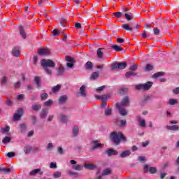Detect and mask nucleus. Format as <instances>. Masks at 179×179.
<instances>
[{
  "instance_id": "f257e3e1",
  "label": "nucleus",
  "mask_w": 179,
  "mask_h": 179,
  "mask_svg": "<svg viewBox=\"0 0 179 179\" xmlns=\"http://www.w3.org/2000/svg\"><path fill=\"white\" fill-rule=\"evenodd\" d=\"M110 141L114 143L115 145H120V142H126L127 138L124 136V134L121 131H113L110 134Z\"/></svg>"
},
{
  "instance_id": "f03ea898",
  "label": "nucleus",
  "mask_w": 179,
  "mask_h": 179,
  "mask_svg": "<svg viewBox=\"0 0 179 179\" xmlns=\"http://www.w3.org/2000/svg\"><path fill=\"white\" fill-rule=\"evenodd\" d=\"M41 66H43L45 73L47 75H51L52 73V70L48 69L49 68H55V63L52 62L51 59H43L41 62Z\"/></svg>"
},
{
  "instance_id": "7ed1b4c3",
  "label": "nucleus",
  "mask_w": 179,
  "mask_h": 179,
  "mask_svg": "<svg viewBox=\"0 0 179 179\" xmlns=\"http://www.w3.org/2000/svg\"><path fill=\"white\" fill-rule=\"evenodd\" d=\"M152 86H153V83L148 81L146 83L136 85V90H143L144 92H146L150 90Z\"/></svg>"
},
{
  "instance_id": "20e7f679",
  "label": "nucleus",
  "mask_w": 179,
  "mask_h": 179,
  "mask_svg": "<svg viewBox=\"0 0 179 179\" xmlns=\"http://www.w3.org/2000/svg\"><path fill=\"white\" fill-rule=\"evenodd\" d=\"M128 64L127 62H115L112 64V71H114V69H125L127 68V66Z\"/></svg>"
},
{
  "instance_id": "39448f33",
  "label": "nucleus",
  "mask_w": 179,
  "mask_h": 179,
  "mask_svg": "<svg viewBox=\"0 0 179 179\" xmlns=\"http://www.w3.org/2000/svg\"><path fill=\"white\" fill-rule=\"evenodd\" d=\"M37 174H38V176H43V174H44V171L40 168L33 169L29 173L28 176L29 177L33 178L37 176Z\"/></svg>"
},
{
  "instance_id": "423d86ee",
  "label": "nucleus",
  "mask_w": 179,
  "mask_h": 179,
  "mask_svg": "<svg viewBox=\"0 0 179 179\" xmlns=\"http://www.w3.org/2000/svg\"><path fill=\"white\" fill-rule=\"evenodd\" d=\"M115 106H116L120 115H122V117H125L126 115H128V112H127V109L125 108L124 106L118 105V103H116Z\"/></svg>"
},
{
  "instance_id": "0eeeda50",
  "label": "nucleus",
  "mask_w": 179,
  "mask_h": 179,
  "mask_svg": "<svg viewBox=\"0 0 179 179\" xmlns=\"http://www.w3.org/2000/svg\"><path fill=\"white\" fill-rule=\"evenodd\" d=\"M23 109L20 108H18V110H17V112L14 114L13 116V120L15 121H19V120H20V118H22V115H23Z\"/></svg>"
},
{
  "instance_id": "6e6552de",
  "label": "nucleus",
  "mask_w": 179,
  "mask_h": 179,
  "mask_svg": "<svg viewBox=\"0 0 179 179\" xmlns=\"http://www.w3.org/2000/svg\"><path fill=\"white\" fill-rule=\"evenodd\" d=\"M136 120L140 128H146V120L139 115L136 117Z\"/></svg>"
},
{
  "instance_id": "1a4fd4ad",
  "label": "nucleus",
  "mask_w": 179,
  "mask_h": 179,
  "mask_svg": "<svg viewBox=\"0 0 179 179\" xmlns=\"http://www.w3.org/2000/svg\"><path fill=\"white\" fill-rule=\"evenodd\" d=\"M122 11L124 12V16L128 22H129V20H132V19H134V14H132L131 12H129L128 8H122Z\"/></svg>"
},
{
  "instance_id": "9d476101",
  "label": "nucleus",
  "mask_w": 179,
  "mask_h": 179,
  "mask_svg": "<svg viewBox=\"0 0 179 179\" xmlns=\"http://www.w3.org/2000/svg\"><path fill=\"white\" fill-rule=\"evenodd\" d=\"M93 150L96 149H103L104 148V144H101V143H99V141H93L92 142Z\"/></svg>"
},
{
  "instance_id": "9b49d317",
  "label": "nucleus",
  "mask_w": 179,
  "mask_h": 179,
  "mask_svg": "<svg viewBox=\"0 0 179 179\" xmlns=\"http://www.w3.org/2000/svg\"><path fill=\"white\" fill-rule=\"evenodd\" d=\"M144 171L145 173H148V171H150V174H155V173H157V169L155 167H150L148 165L144 166Z\"/></svg>"
},
{
  "instance_id": "f8f14e48",
  "label": "nucleus",
  "mask_w": 179,
  "mask_h": 179,
  "mask_svg": "<svg viewBox=\"0 0 179 179\" xmlns=\"http://www.w3.org/2000/svg\"><path fill=\"white\" fill-rule=\"evenodd\" d=\"M118 105H120L123 107L129 106V96H125L122 99L121 103H118Z\"/></svg>"
},
{
  "instance_id": "ddd939ff",
  "label": "nucleus",
  "mask_w": 179,
  "mask_h": 179,
  "mask_svg": "<svg viewBox=\"0 0 179 179\" xmlns=\"http://www.w3.org/2000/svg\"><path fill=\"white\" fill-rule=\"evenodd\" d=\"M66 59L68 62L66 64L68 68H70V69L73 68V64H75V60L73 59V58L69 56H66Z\"/></svg>"
},
{
  "instance_id": "4468645a",
  "label": "nucleus",
  "mask_w": 179,
  "mask_h": 179,
  "mask_svg": "<svg viewBox=\"0 0 179 179\" xmlns=\"http://www.w3.org/2000/svg\"><path fill=\"white\" fill-rule=\"evenodd\" d=\"M58 118H59L60 121L62 122H63L64 124H66L68 122V116H66L62 113H59L58 115Z\"/></svg>"
},
{
  "instance_id": "2eb2a0df",
  "label": "nucleus",
  "mask_w": 179,
  "mask_h": 179,
  "mask_svg": "<svg viewBox=\"0 0 179 179\" xmlns=\"http://www.w3.org/2000/svg\"><path fill=\"white\" fill-rule=\"evenodd\" d=\"M68 101V96L63 95L59 97L58 99L59 104H65Z\"/></svg>"
},
{
  "instance_id": "dca6fc26",
  "label": "nucleus",
  "mask_w": 179,
  "mask_h": 179,
  "mask_svg": "<svg viewBox=\"0 0 179 179\" xmlns=\"http://www.w3.org/2000/svg\"><path fill=\"white\" fill-rule=\"evenodd\" d=\"M150 100H152V96L151 95H144L141 103L143 104H146V103H149V101H150Z\"/></svg>"
},
{
  "instance_id": "f3484780",
  "label": "nucleus",
  "mask_w": 179,
  "mask_h": 179,
  "mask_svg": "<svg viewBox=\"0 0 179 179\" xmlns=\"http://www.w3.org/2000/svg\"><path fill=\"white\" fill-rule=\"evenodd\" d=\"M106 153L108 156H117L118 155V152L115 150L109 149L106 151Z\"/></svg>"
},
{
  "instance_id": "a211bd4d",
  "label": "nucleus",
  "mask_w": 179,
  "mask_h": 179,
  "mask_svg": "<svg viewBox=\"0 0 179 179\" xmlns=\"http://www.w3.org/2000/svg\"><path fill=\"white\" fill-rule=\"evenodd\" d=\"M12 54L14 57H20V49L19 48V47H15L12 50Z\"/></svg>"
},
{
  "instance_id": "6ab92c4d",
  "label": "nucleus",
  "mask_w": 179,
  "mask_h": 179,
  "mask_svg": "<svg viewBox=\"0 0 179 179\" xmlns=\"http://www.w3.org/2000/svg\"><path fill=\"white\" fill-rule=\"evenodd\" d=\"M48 115V108H44L41 112V118L45 119Z\"/></svg>"
},
{
  "instance_id": "aec40b11",
  "label": "nucleus",
  "mask_w": 179,
  "mask_h": 179,
  "mask_svg": "<svg viewBox=\"0 0 179 179\" xmlns=\"http://www.w3.org/2000/svg\"><path fill=\"white\" fill-rule=\"evenodd\" d=\"M80 94L81 97H86L87 94H86V86L82 85L80 88Z\"/></svg>"
},
{
  "instance_id": "412c9836",
  "label": "nucleus",
  "mask_w": 179,
  "mask_h": 179,
  "mask_svg": "<svg viewBox=\"0 0 179 179\" xmlns=\"http://www.w3.org/2000/svg\"><path fill=\"white\" fill-rule=\"evenodd\" d=\"M85 169H87L88 170H94L97 166L91 163H85L84 164Z\"/></svg>"
},
{
  "instance_id": "4be33fe9",
  "label": "nucleus",
  "mask_w": 179,
  "mask_h": 179,
  "mask_svg": "<svg viewBox=\"0 0 179 179\" xmlns=\"http://www.w3.org/2000/svg\"><path fill=\"white\" fill-rule=\"evenodd\" d=\"M19 128L20 129V132L22 134H24V132L27 131V124H26L25 123H22L19 125Z\"/></svg>"
},
{
  "instance_id": "5701e85b",
  "label": "nucleus",
  "mask_w": 179,
  "mask_h": 179,
  "mask_svg": "<svg viewBox=\"0 0 179 179\" xmlns=\"http://www.w3.org/2000/svg\"><path fill=\"white\" fill-rule=\"evenodd\" d=\"M128 156H131V151L129 150L124 151L120 155V157L122 159H125V157H128Z\"/></svg>"
},
{
  "instance_id": "b1692460",
  "label": "nucleus",
  "mask_w": 179,
  "mask_h": 179,
  "mask_svg": "<svg viewBox=\"0 0 179 179\" xmlns=\"http://www.w3.org/2000/svg\"><path fill=\"white\" fill-rule=\"evenodd\" d=\"M104 115L106 117H110V115H113V109L108 107L104 110Z\"/></svg>"
},
{
  "instance_id": "393cba45",
  "label": "nucleus",
  "mask_w": 179,
  "mask_h": 179,
  "mask_svg": "<svg viewBox=\"0 0 179 179\" xmlns=\"http://www.w3.org/2000/svg\"><path fill=\"white\" fill-rule=\"evenodd\" d=\"M12 171V169L10 168H1L0 167V173H2L3 174H9Z\"/></svg>"
},
{
  "instance_id": "a878e982",
  "label": "nucleus",
  "mask_w": 179,
  "mask_h": 179,
  "mask_svg": "<svg viewBox=\"0 0 179 179\" xmlns=\"http://www.w3.org/2000/svg\"><path fill=\"white\" fill-rule=\"evenodd\" d=\"M65 73V69L62 66H59L57 69V76H62Z\"/></svg>"
},
{
  "instance_id": "bb28decb",
  "label": "nucleus",
  "mask_w": 179,
  "mask_h": 179,
  "mask_svg": "<svg viewBox=\"0 0 179 179\" xmlns=\"http://www.w3.org/2000/svg\"><path fill=\"white\" fill-rule=\"evenodd\" d=\"M38 54L39 55H48L50 54V51L48 49H40Z\"/></svg>"
},
{
  "instance_id": "cd10ccee",
  "label": "nucleus",
  "mask_w": 179,
  "mask_h": 179,
  "mask_svg": "<svg viewBox=\"0 0 179 179\" xmlns=\"http://www.w3.org/2000/svg\"><path fill=\"white\" fill-rule=\"evenodd\" d=\"M54 104V101L52 99H48L43 103L44 107H51Z\"/></svg>"
},
{
  "instance_id": "c85d7f7f",
  "label": "nucleus",
  "mask_w": 179,
  "mask_h": 179,
  "mask_svg": "<svg viewBox=\"0 0 179 179\" xmlns=\"http://www.w3.org/2000/svg\"><path fill=\"white\" fill-rule=\"evenodd\" d=\"M33 148H31V146L30 145H25L24 147V152L25 153V155H29L30 154V152H31Z\"/></svg>"
},
{
  "instance_id": "c756f323",
  "label": "nucleus",
  "mask_w": 179,
  "mask_h": 179,
  "mask_svg": "<svg viewBox=\"0 0 179 179\" xmlns=\"http://www.w3.org/2000/svg\"><path fill=\"white\" fill-rule=\"evenodd\" d=\"M41 78L38 77V76H36L34 78V83L36 85V86L38 87H41Z\"/></svg>"
},
{
  "instance_id": "7c9ffc66",
  "label": "nucleus",
  "mask_w": 179,
  "mask_h": 179,
  "mask_svg": "<svg viewBox=\"0 0 179 179\" xmlns=\"http://www.w3.org/2000/svg\"><path fill=\"white\" fill-rule=\"evenodd\" d=\"M72 169L76 171H82V170H83V166L82 165L76 164L72 166Z\"/></svg>"
},
{
  "instance_id": "2f4dec72",
  "label": "nucleus",
  "mask_w": 179,
  "mask_h": 179,
  "mask_svg": "<svg viewBox=\"0 0 179 179\" xmlns=\"http://www.w3.org/2000/svg\"><path fill=\"white\" fill-rule=\"evenodd\" d=\"M166 129H168L169 131H178L179 127L178 125L167 126Z\"/></svg>"
},
{
  "instance_id": "473e14b6",
  "label": "nucleus",
  "mask_w": 179,
  "mask_h": 179,
  "mask_svg": "<svg viewBox=\"0 0 179 179\" xmlns=\"http://www.w3.org/2000/svg\"><path fill=\"white\" fill-rule=\"evenodd\" d=\"M122 29H124V30H127L129 31H134V28L129 27V24H123L122 25Z\"/></svg>"
},
{
  "instance_id": "72a5a7b5",
  "label": "nucleus",
  "mask_w": 179,
  "mask_h": 179,
  "mask_svg": "<svg viewBox=\"0 0 179 179\" xmlns=\"http://www.w3.org/2000/svg\"><path fill=\"white\" fill-rule=\"evenodd\" d=\"M178 103V100L176 99H170L168 101V104L169 106H176V104Z\"/></svg>"
},
{
  "instance_id": "f704fd0d",
  "label": "nucleus",
  "mask_w": 179,
  "mask_h": 179,
  "mask_svg": "<svg viewBox=\"0 0 179 179\" xmlns=\"http://www.w3.org/2000/svg\"><path fill=\"white\" fill-rule=\"evenodd\" d=\"M19 30H20V35L22 36V38H26V37H27L26 32H24V29H23V27L20 26Z\"/></svg>"
},
{
  "instance_id": "c9c22d12",
  "label": "nucleus",
  "mask_w": 179,
  "mask_h": 179,
  "mask_svg": "<svg viewBox=\"0 0 179 179\" xmlns=\"http://www.w3.org/2000/svg\"><path fill=\"white\" fill-rule=\"evenodd\" d=\"M78 134H79V127L78 126H74L73 128V136H78Z\"/></svg>"
},
{
  "instance_id": "e433bc0d",
  "label": "nucleus",
  "mask_w": 179,
  "mask_h": 179,
  "mask_svg": "<svg viewBox=\"0 0 179 179\" xmlns=\"http://www.w3.org/2000/svg\"><path fill=\"white\" fill-rule=\"evenodd\" d=\"M32 110H34V111H38L39 110H41V104L32 105Z\"/></svg>"
},
{
  "instance_id": "4c0bfd02",
  "label": "nucleus",
  "mask_w": 179,
  "mask_h": 179,
  "mask_svg": "<svg viewBox=\"0 0 179 179\" xmlns=\"http://www.w3.org/2000/svg\"><path fill=\"white\" fill-rule=\"evenodd\" d=\"M102 50H104V48H99L96 51V55L98 58H103V53L101 51Z\"/></svg>"
},
{
  "instance_id": "58836bf2",
  "label": "nucleus",
  "mask_w": 179,
  "mask_h": 179,
  "mask_svg": "<svg viewBox=\"0 0 179 179\" xmlns=\"http://www.w3.org/2000/svg\"><path fill=\"white\" fill-rule=\"evenodd\" d=\"M85 68H86V69H88L89 71L93 69V64L92 63V62H87L85 64Z\"/></svg>"
},
{
  "instance_id": "ea45409f",
  "label": "nucleus",
  "mask_w": 179,
  "mask_h": 179,
  "mask_svg": "<svg viewBox=\"0 0 179 179\" xmlns=\"http://www.w3.org/2000/svg\"><path fill=\"white\" fill-rule=\"evenodd\" d=\"M62 176V173L59 171H55L52 173L53 178H60V177Z\"/></svg>"
},
{
  "instance_id": "a19ab883",
  "label": "nucleus",
  "mask_w": 179,
  "mask_h": 179,
  "mask_svg": "<svg viewBox=\"0 0 179 179\" xmlns=\"http://www.w3.org/2000/svg\"><path fill=\"white\" fill-rule=\"evenodd\" d=\"M160 76H164V73H163V72L155 73L152 76V78H154V79H157V78H160Z\"/></svg>"
},
{
  "instance_id": "79ce46f5",
  "label": "nucleus",
  "mask_w": 179,
  "mask_h": 179,
  "mask_svg": "<svg viewBox=\"0 0 179 179\" xmlns=\"http://www.w3.org/2000/svg\"><path fill=\"white\" fill-rule=\"evenodd\" d=\"M40 98H41V100L45 101V100H47V99H48V94H47V93H41L40 94Z\"/></svg>"
},
{
  "instance_id": "37998d69",
  "label": "nucleus",
  "mask_w": 179,
  "mask_h": 179,
  "mask_svg": "<svg viewBox=\"0 0 179 179\" xmlns=\"http://www.w3.org/2000/svg\"><path fill=\"white\" fill-rule=\"evenodd\" d=\"M59 89H61V85H57L56 86H54V87L52 88V92L53 93H57V92H59Z\"/></svg>"
},
{
  "instance_id": "c03bdc74",
  "label": "nucleus",
  "mask_w": 179,
  "mask_h": 179,
  "mask_svg": "<svg viewBox=\"0 0 179 179\" xmlns=\"http://www.w3.org/2000/svg\"><path fill=\"white\" fill-rule=\"evenodd\" d=\"M111 48L113 50H114L116 52H118V51H122L123 49L122 48H120L119 45H113V46H111Z\"/></svg>"
},
{
  "instance_id": "a18cd8bd",
  "label": "nucleus",
  "mask_w": 179,
  "mask_h": 179,
  "mask_svg": "<svg viewBox=\"0 0 179 179\" xmlns=\"http://www.w3.org/2000/svg\"><path fill=\"white\" fill-rule=\"evenodd\" d=\"M99 72H94L92 75H91V79L92 80H96V79H97L99 78Z\"/></svg>"
},
{
  "instance_id": "49530a36",
  "label": "nucleus",
  "mask_w": 179,
  "mask_h": 179,
  "mask_svg": "<svg viewBox=\"0 0 179 179\" xmlns=\"http://www.w3.org/2000/svg\"><path fill=\"white\" fill-rule=\"evenodd\" d=\"M126 78H131V76H136V73L128 71L125 74Z\"/></svg>"
},
{
  "instance_id": "de8ad7c7",
  "label": "nucleus",
  "mask_w": 179,
  "mask_h": 179,
  "mask_svg": "<svg viewBox=\"0 0 179 179\" xmlns=\"http://www.w3.org/2000/svg\"><path fill=\"white\" fill-rule=\"evenodd\" d=\"M145 71L147 72H150V71H153V65L148 64L145 66Z\"/></svg>"
},
{
  "instance_id": "09e8293b",
  "label": "nucleus",
  "mask_w": 179,
  "mask_h": 179,
  "mask_svg": "<svg viewBox=\"0 0 179 179\" xmlns=\"http://www.w3.org/2000/svg\"><path fill=\"white\" fill-rule=\"evenodd\" d=\"M138 70V66L133 63V65L130 66L129 71H131L132 72Z\"/></svg>"
},
{
  "instance_id": "8fccbe9b",
  "label": "nucleus",
  "mask_w": 179,
  "mask_h": 179,
  "mask_svg": "<svg viewBox=\"0 0 179 179\" xmlns=\"http://www.w3.org/2000/svg\"><path fill=\"white\" fill-rule=\"evenodd\" d=\"M68 174H69V176H71L73 177H78V172L73 171H69Z\"/></svg>"
},
{
  "instance_id": "3c124183",
  "label": "nucleus",
  "mask_w": 179,
  "mask_h": 179,
  "mask_svg": "<svg viewBox=\"0 0 179 179\" xmlns=\"http://www.w3.org/2000/svg\"><path fill=\"white\" fill-rule=\"evenodd\" d=\"M111 173V169H106L103 170L102 173V176H109V174Z\"/></svg>"
},
{
  "instance_id": "603ef678",
  "label": "nucleus",
  "mask_w": 179,
  "mask_h": 179,
  "mask_svg": "<svg viewBox=\"0 0 179 179\" xmlns=\"http://www.w3.org/2000/svg\"><path fill=\"white\" fill-rule=\"evenodd\" d=\"M122 12H116L113 13V15L115 16V17L120 19L121 17H122Z\"/></svg>"
},
{
  "instance_id": "864d4df0",
  "label": "nucleus",
  "mask_w": 179,
  "mask_h": 179,
  "mask_svg": "<svg viewBox=\"0 0 179 179\" xmlns=\"http://www.w3.org/2000/svg\"><path fill=\"white\" fill-rule=\"evenodd\" d=\"M10 129V127L9 126H6V128L1 129V132H2V134H6V132H9Z\"/></svg>"
},
{
  "instance_id": "5fc2aeb1",
  "label": "nucleus",
  "mask_w": 179,
  "mask_h": 179,
  "mask_svg": "<svg viewBox=\"0 0 179 179\" xmlns=\"http://www.w3.org/2000/svg\"><path fill=\"white\" fill-rule=\"evenodd\" d=\"M153 33L155 36H159V34H160V29H159V28L157 27H155L153 29Z\"/></svg>"
},
{
  "instance_id": "6e6d98bb",
  "label": "nucleus",
  "mask_w": 179,
  "mask_h": 179,
  "mask_svg": "<svg viewBox=\"0 0 179 179\" xmlns=\"http://www.w3.org/2000/svg\"><path fill=\"white\" fill-rule=\"evenodd\" d=\"M10 137H8V136H6L3 140H2V142L3 143H9V142H10Z\"/></svg>"
},
{
  "instance_id": "4d7b16f0",
  "label": "nucleus",
  "mask_w": 179,
  "mask_h": 179,
  "mask_svg": "<svg viewBox=\"0 0 179 179\" xmlns=\"http://www.w3.org/2000/svg\"><path fill=\"white\" fill-rule=\"evenodd\" d=\"M57 152L60 155H64L65 153V151L64 150V148H62V147H58Z\"/></svg>"
},
{
  "instance_id": "13d9d810",
  "label": "nucleus",
  "mask_w": 179,
  "mask_h": 179,
  "mask_svg": "<svg viewBox=\"0 0 179 179\" xmlns=\"http://www.w3.org/2000/svg\"><path fill=\"white\" fill-rule=\"evenodd\" d=\"M6 82H8V77H3L1 79V85L4 86V85H6Z\"/></svg>"
},
{
  "instance_id": "bf43d9fd",
  "label": "nucleus",
  "mask_w": 179,
  "mask_h": 179,
  "mask_svg": "<svg viewBox=\"0 0 179 179\" xmlns=\"http://www.w3.org/2000/svg\"><path fill=\"white\" fill-rule=\"evenodd\" d=\"M54 148V144H52V143H49L48 145H47V149L48 150H52V149Z\"/></svg>"
},
{
  "instance_id": "052dcab7",
  "label": "nucleus",
  "mask_w": 179,
  "mask_h": 179,
  "mask_svg": "<svg viewBox=\"0 0 179 179\" xmlns=\"http://www.w3.org/2000/svg\"><path fill=\"white\" fill-rule=\"evenodd\" d=\"M7 157H9L10 159L12 157H15V152H10L6 154Z\"/></svg>"
},
{
  "instance_id": "680f3d73",
  "label": "nucleus",
  "mask_w": 179,
  "mask_h": 179,
  "mask_svg": "<svg viewBox=\"0 0 179 179\" xmlns=\"http://www.w3.org/2000/svg\"><path fill=\"white\" fill-rule=\"evenodd\" d=\"M57 162H51L50 164V169H57Z\"/></svg>"
},
{
  "instance_id": "e2e57ef3",
  "label": "nucleus",
  "mask_w": 179,
  "mask_h": 179,
  "mask_svg": "<svg viewBox=\"0 0 179 179\" xmlns=\"http://www.w3.org/2000/svg\"><path fill=\"white\" fill-rule=\"evenodd\" d=\"M52 36H59V31H58L57 29H54L52 31Z\"/></svg>"
},
{
  "instance_id": "0e129e2a",
  "label": "nucleus",
  "mask_w": 179,
  "mask_h": 179,
  "mask_svg": "<svg viewBox=\"0 0 179 179\" xmlns=\"http://www.w3.org/2000/svg\"><path fill=\"white\" fill-rule=\"evenodd\" d=\"M173 94H179V87L173 90Z\"/></svg>"
},
{
  "instance_id": "69168bd1",
  "label": "nucleus",
  "mask_w": 179,
  "mask_h": 179,
  "mask_svg": "<svg viewBox=\"0 0 179 179\" xmlns=\"http://www.w3.org/2000/svg\"><path fill=\"white\" fill-rule=\"evenodd\" d=\"M107 99H108V97H107L106 95H102V96H101V101H103V102L107 101Z\"/></svg>"
},
{
  "instance_id": "338daca9",
  "label": "nucleus",
  "mask_w": 179,
  "mask_h": 179,
  "mask_svg": "<svg viewBox=\"0 0 179 179\" xmlns=\"http://www.w3.org/2000/svg\"><path fill=\"white\" fill-rule=\"evenodd\" d=\"M105 88H106V85L101 86L96 88V92H102V90H104Z\"/></svg>"
},
{
  "instance_id": "774afa93",
  "label": "nucleus",
  "mask_w": 179,
  "mask_h": 179,
  "mask_svg": "<svg viewBox=\"0 0 179 179\" xmlns=\"http://www.w3.org/2000/svg\"><path fill=\"white\" fill-rule=\"evenodd\" d=\"M138 160H139L141 162H145V157L140 156L138 157Z\"/></svg>"
}]
</instances>
